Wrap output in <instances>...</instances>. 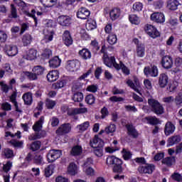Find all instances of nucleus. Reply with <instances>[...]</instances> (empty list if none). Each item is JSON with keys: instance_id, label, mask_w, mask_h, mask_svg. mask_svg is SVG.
<instances>
[{"instance_id": "obj_34", "label": "nucleus", "mask_w": 182, "mask_h": 182, "mask_svg": "<svg viewBox=\"0 0 182 182\" xmlns=\"http://www.w3.org/2000/svg\"><path fill=\"white\" fill-rule=\"evenodd\" d=\"M68 172L70 176H76L77 174V166L76 164L71 162L68 168Z\"/></svg>"}, {"instance_id": "obj_21", "label": "nucleus", "mask_w": 182, "mask_h": 182, "mask_svg": "<svg viewBox=\"0 0 182 182\" xmlns=\"http://www.w3.org/2000/svg\"><path fill=\"white\" fill-rule=\"evenodd\" d=\"M114 60H116V58H114V56L109 57V54L102 55V62L107 68H112Z\"/></svg>"}, {"instance_id": "obj_55", "label": "nucleus", "mask_w": 182, "mask_h": 182, "mask_svg": "<svg viewBox=\"0 0 182 182\" xmlns=\"http://www.w3.org/2000/svg\"><path fill=\"white\" fill-rule=\"evenodd\" d=\"M171 178H172L173 181L182 182V176L178 172H174L172 173Z\"/></svg>"}, {"instance_id": "obj_13", "label": "nucleus", "mask_w": 182, "mask_h": 182, "mask_svg": "<svg viewBox=\"0 0 182 182\" xmlns=\"http://www.w3.org/2000/svg\"><path fill=\"white\" fill-rule=\"evenodd\" d=\"M4 50L8 56H16L18 55V47L14 45H6Z\"/></svg>"}, {"instance_id": "obj_6", "label": "nucleus", "mask_w": 182, "mask_h": 182, "mask_svg": "<svg viewBox=\"0 0 182 182\" xmlns=\"http://www.w3.org/2000/svg\"><path fill=\"white\" fill-rule=\"evenodd\" d=\"M154 170H156V166L151 164H146L145 166L138 167L140 174H153Z\"/></svg>"}, {"instance_id": "obj_50", "label": "nucleus", "mask_w": 182, "mask_h": 182, "mask_svg": "<svg viewBox=\"0 0 182 182\" xmlns=\"http://www.w3.org/2000/svg\"><path fill=\"white\" fill-rule=\"evenodd\" d=\"M89 126H90V123L89 122H85L82 124H78L77 129H78L80 132H86V130L89 129Z\"/></svg>"}, {"instance_id": "obj_56", "label": "nucleus", "mask_w": 182, "mask_h": 182, "mask_svg": "<svg viewBox=\"0 0 182 182\" xmlns=\"http://www.w3.org/2000/svg\"><path fill=\"white\" fill-rule=\"evenodd\" d=\"M1 110L4 112H11L12 110V105L8 102H5L1 104Z\"/></svg>"}, {"instance_id": "obj_40", "label": "nucleus", "mask_w": 182, "mask_h": 182, "mask_svg": "<svg viewBox=\"0 0 182 182\" xmlns=\"http://www.w3.org/2000/svg\"><path fill=\"white\" fill-rule=\"evenodd\" d=\"M83 93H82L81 92H76L75 93H74V95L72 97V100H73V102H77V103H80L82 102H83Z\"/></svg>"}, {"instance_id": "obj_5", "label": "nucleus", "mask_w": 182, "mask_h": 182, "mask_svg": "<svg viewBox=\"0 0 182 182\" xmlns=\"http://www.w3.org/2000/svg\"><path fill=\"white\" fill-rule=\"evenodd\" d=\"M60 156H62V151L52 149L47 154V161H48V163H53L56 161L58 159H60Z\"/></svg>"}, {"instance_id": "obj_63", "label": "nucleus", "mask_w": 182, "mask_h": 182, "mask_svg": "<svg viewBox=\"0 0 182 182\" xmlns=\"http://www.w3.org/2000/svg\"><path fill=\"white\" fill-rule=\"evenodd\" d=\"M176 82H170L168 85L167 87V90L168 92H170L171 93H174V91L176 90V89H177V85H176Z\"/></svg>"}, {"instance_id": "obj_19", "label": "nucleus", "mask_w": 182, "mask_h": 182, "mask_svg": "<svg viewBox=\"0 0 182 182\" xmlns=\"http://www.w3.org/2000/svg\"><path fill=\"white\" fill-rule=\"evenodd\" d=\"M159 87H161V89H164L167 86V84L168 83V76L166 73H161L159 75Z\"/></svg>"}, {"instance_id": "obj_54", "label": "nucleus", "mask_w": 182, "mask_h": 182, "mask_svg": "<svg viewBox=\"0 0 182 182\" xmlns=\"http://www.w3.org/2000/svg\"><path fill=\"white\" fill-rule=\"evenodd\" d=\"M94 149L93 153L97 157L103 156V146H97Z\"/></svg>"}, {"instance_id": "obj_8", "label": "nucleus", "mask_w": 182, "mask_h": 182, "mask_svg": "<svg viewBox=\"0 0 182 182\" xmlns=\"http://www.w3.org/2000/svg\"><path fill=\"white\" fill-rule=\"evenodd\" d=\"M144 73L145 76H151V77H157L159 76V68L157 66L153 65L151 68L147 66L144 69Z\"/></svg>"}, {"instance_id": "obj_61", "label": "nucleus", "mask_w": 182, "mask_h": 182, "mask_svg": "<svg viewBox=\"0 0 182 182\" xmlns=\"http://www.w3.org/2000/svg\"><path fill=\"white\" fill-rule=\"evenodd\" d=\"M0 86L1 87L2 92H4V93H8V92H9V90L12 89V85L9 87L8 85L4 84L3 81L0 82Z\"/></svg>"}, {"instance_id": "obj_17", "label": "nucleus", "mask_w": 182, "mask_h": 182, "mask_svg": "<svg viewBox=\"0 0 182 182\" xmlns=\"http://www.w3.org/2000/svg\"><path fill=\"white\" fill-rule=\"evenodd\" d=\"M78 55L81 59H83V60H89V59H92V52L86 48H83L82 50H80Z\"/></svg>"}, {"instance_id": "obj_15", "label": "nucleus", "mask_w": 182, "mask_h": 182, "mask_svg": "<svg viewBox=\"0 0 182 182\" xmlns=\"http://www.w3.org/2000/svg\"><path fill=\"white\" fill-rule=\"evenodd\" d=\"M63 42L65 46H70L73 43V38L70 35V31H65L63 34Z\"/></svg>"}, {"instance_id": "obj_39", "label": "nucleus", "mask_w": 182, "mask_h": 182, "mask_svg": "<svg viewBox=\"0 0 182 182\" xmlns=\"http://www.w3.org/2000/svg\"><path fill=\"white\" fill-rule=\"evenodd\" d=\"M40 1L46 8H52L58 4V0H40Z\"/></svg>"}, {"instance_id": "obj_20", "label": "nucleus", "mask_w": 182, "mask_h": 182, "mask_svg": "<svg viewBox=\"0 0 182 182\" xmlns=\"http://www.w3.org/2000/svg\"><path fill=\"white\" fill-rule=\"evenodd\" d=\"M120 15H122V10H120L119 8H113L109 11V18L111 21H117V19L120 18Z\"/></svg>"}, {"instance_id": "obj_12", "label": "nucleus", "mask_w": 182, "mask_h": 182, "mask_svg": "<svg viewBox=\"0 0 182 182\" xmlns=\"http://www.w3.org/2000/svg\"><path fill=\"white\" fill-rule=\"evenodd\" d=\"M90 146L95 149L96 147H103L105 146V141L100 138H99V135H95L94 138L90 140Z\"/></svg>"}, {"instance_id": "obj_44", "label": "nucleus", "mask_w": 182, "mask_h": 182, "mask_svg": "<svg viewBox=\"0 0 182 182\" xmlns=\"http://www.w3.org/2000/svg\"><path fill=\"white\" fill-rule=\"evenodd\" d=\"M129 21L132 25H139L140 23V18L136 14L129 15Z\"/></svg>"}, {"instance_id": "obj_41", "label": "nucleus", "mask_w": 182, "mask_h": 182, "mask_svg": "<svg viewBox=\"0 0 182 182\" xmlns=\"http://www.w3.org/2000/svg\"><path fill=\"white\" fill-rule=\"evenodd\" d=\"M97 28V24L96 23V21L93 19H88L86 23V29L87 31H93V29H96Z\"/></svg>"}, {"instance_id": "obj_23", "label": "nucleus", "mask_w": 182, "mask_h": 182, "mask_svg": "<svg viewBox=\"0 0 182 182\" xmlns=\"http://www.w3.org/2000/svg\"><path fill=\"white\" fill-rule=\"evenodd\" d=\"M178 5H180L178 0H168L166 1V8L168 11H177Z\"/></svg>"}, {"instance_id": "obj_58", "label": "nucleus", "mask_w": 182, "mask_h": 182, "mask_svg": "<svg viewBox=\"0 0 182 182\" xmlns=\"http://www.w3.org/2000/svg\"><path fill=\"white\" fill-rule=\"evenodd\" d=\"M175 104L176 106L180 107L182 105V92L178 93L174 99Z\"/></svg>"}, {"instance_id": "obj_29", "label": "nucleus", "mask_w": 182, "mask_h": 182, "mask_svg": "<svg viewBox=\"0 0 182 182\" xmlns=\"http://www.w3.org/2000/svg\"><path fill=\"white\" fill-rule=\"evenodd\" d=\"M38 58V50L35 48H31L26 53L27 60H35Z\"/></svg>"}, {"instance_id": "obj_4", "label": "nucleus", "mask_w": 182, "mask_h": 182, "mask_svg": "<svg viewBox=\"0 0 182 182\" xmlns=\"http://www.w3.org/2000/svg\"><path fill=\"white\" fill-rule=\"evenodd\" d=\"M80 67L78 60H68L65 64V69L68 72H77Z\"/></svg>"}, {"instance_id": "obj_1", "label": "nucleus", "mask_w": 182, "mask_h": 182, "mask_svg": "<svg viewBox=\"0 0 182 182\" xmlns=\"http://www.w3.org/2000/svg\"><path fill=\"white\" fill-rule=\"evenodd\" d=\"M107 166H112L113 173L117 175L114 176V180H124V175H120L123 173V161L114 156H109L106 159Z\"/></svg>"}, {"instance_id": "obj_14", "label": "nucleus", "mask_w": 182, "mask_h": 182, "mask_svg": "<svg viewBox=\"0 0 182 182\" xmlns=\"http://www.w3.org/2000/svg\"><path fill=\"white\" fill-rule=\"evenodd\" d=\"M57 21L61 26H70L72 23V18L68 16H60Z\"/></svg>"}, {"instance_id": "obj_60", "label": "nucleus", "mask_w": 182, "mask_h": 182, "mask_svg": "<svg viewBox=\"0 0 182 182\" xmlns=\"http://www.w3.org/2000/svg\"><path fill=\"white\" fill-rule=\"evenodd\" d=\"M34 163L38 166H41L43 163V156L41 154H36L34 157Z\"/></svg>"}, {"instance_id": "obj_32", "label": "nucleus", "mask_w": 182, "mask_h": 182, "mask_svg": "<svg viewBox=\"0 0 182 182\" xmlns=\"http://www.w3.org/2000/svg\"><path fill=\"white\" fill-rule=\"evenodd\" d=\"M90 46L91 48L92 53H94L95 55H96V53H97V52L100 50V46L99 45V42L96 39L91 41Z\"/></svg>"}, {"instance_id": "obj_22", "label": "nucleus", "mask_w": 182, "mask_h": 182, "mask_svg": "<svg viewBox=\"0 0 182 182\" xmlns=\"http://www.w3.org/2000/svg\"><path fill=\"white\" fill-rule=\"evenodd\" d=\"M181 141V136L180 135H173L169 137L167 140V147H171L174 144H178Z\"/></svg>"}, {"instance_id": "obj_24", "label": "nucleus", "mask_w": 182, "mask_h": 182, "mask_svg": "<svg viewBox=\"0 0 182 182\" xmlns=\"http://www.w3.org/2000/svg\"><path fill=\"white\" fill-rule=\"evenodd\" d=\"M144 119L146 121L147 124H150L151 126L161 124V121H160V119L157 118L156 116L145 117Z\"/></svg>"}, {"instance_id": "obj_42", "label": "nucleus", "mask_w": 182, "mask_h": 182, "mask_svg": "<svg viewBox=\"0 0 182 182\" xmlns=\"http://www.w3.org/2000/svg\"><path fill=\"white\" fill-rule=\"evenodd\" d=\"M107 42L109 45H116L117 43V36L114 33H109V35L107 37Z\"/></svg>"}, {"instance_id": "obj_31", "label": "nucleus", "mask_w": 182, "mask_h": 182, "mask_svg": "<svg viewBox=\"0 0 182 182\" xmlns=\"http://www.w3.org/2000/svg\"><path fill=\"white\" fill-rule=\"evenodd\" d=\"M32 36L29 33H26L22 36L21 42L23 43V46H29L31 43H32Z\"/></svg>"}, {"instance_id": "obj_9", "label": "nucleus", "mask_w": 182, "mask_h": 182, "mask_svg": "<svg viewBox=\"0 0 182 182\" xmlns=\"http://www.w3.org/2000/svg\"><path fill=\"white\" fill-rule=\"evenodd\" d=\"M161 65L164 69H171L173 68V58L170 55H164L161 60Z\"/></svg>"}, {"instance_id": "obj_35", "label": "nucleus", "mask_w": 182, "mask_h": 182, "mask_svg": "<svg viewBox=\"0 0 182 182\" xmlns=\"http://www.w3.org/2000/svg\"><path fill=\"white\" fill-rule=\"evenodd\" d=\"M82 149L81 146L75 145L73 146L70 151L71 156H74L76 157V156H80L82 154Z\"/></svg>"}, {"instance_id": "obj_38", "label": "nucleus", "mask_w": 182, "mask_h": 182, "mask_svg": "<svg viewBox=\"0 0 182 182\" xmlns=\"http://www.w3.org/2000/svg\"><path fill=\"white\" fill-rule=\"evenodd\" d=\"M32 72L36 73V76H42L45 73V68L41 65H36L33 68Z\"/></svg>"}, {"instance_id": "obj_53", "label": "nucleus", "mask_w": 182, "mask_h": 182, "mask_svg": "<svg viewBox=\"0 0 182 182\" xmlns=\"http://www.w3.org/2000/svg\"><path fill=\"white\" fill-rule=\"evenodd\" d=\"M25 14L27 16H29L30 18H33V19L34 20L35 26H38V18H36V16L35 15V14H36V11H35V9L31 10V14L29 13L28 11H25Z\"/></svg>"}, {"instance_id": "obj_36", "label": "nucleus", "mask_w": 182, "mask_h": 182, "mask_svg": "<svg viewBox=\"0 0 182 182\" xmlns=\"http://www.w3.org/2000/svg\"><path fill=\"white\" fill-rule=\"evenodd\" d=\"M173 163H176V156H168L162 160V164H165L167 167H171Z\"/></svg>"}, {"instance_id": "obj_18", "label": "nucleus", "mask_w": 182, "mask_h": 182, "mask_svg": "<svg viewBox=\"0 0 182 182\" xmlns=\"http://www.w3.org/2000/svg\"><path fill=\"white\" fill-rule=\"evenodd\" d=\"M125 127L127 130L128 136H132L133 139H137V137H139V132H137L132 124H127L125 125Z\"/></svg>"}, {"instance_id": "obj_30", "label": "nucleus", "mask_w": 182, "mask_h": 182, "mask_svg": "<svg viewBox=\"0 0 182 182\" xmlns=\"http://www.w3.org/2000/svg\"><path fill=\"white\" fill-rule=\"evenodd\" d=\"M22 99L24 102V105H27L28 106H31L32 102H33V98L32 97L31 92H26L23 95Z\"/></svg>"}, {"instance_id": "obj_37", "label": "nucleus", "mask_w": 182, "mask_h": 182, "mask_svg": "<svg viewBox=\"0 0 182 182\" xmlns=\"http://www.w3.org/2000/svg\"><path fill=\"white\" fill-rule=\"evenodd\" d=\"M42 146V142L41 141H34L28 146L29 150L31 151H38Z\"/></svg>"}, {"instance_id": "obj_43", "label": "nucleus", "mask_w": 182, "mask_h": 182, "mask_svg": "<svg viewBox=\"0 0 182 182\" xmlns=\"http://www.w3.org/2000/svg\"><path fill=\"white\" fill-rule=\"evenodd\" d=\"M66 85V81L65 80H58L56 82L52 85V88L55 90H59V89H62Z\"/></svg>"}, {"instance_id": "obj_25", "label": "nucleus", "mask_w": 182, "mask_h": 182, "mask_svg": "<svg viewBox=\"0 0 182 182\" xmlns=\"http://www.w3.org/2000/svg\"><path fill=\"white\" fill-rule=\"evenodd\" d=\"M50 68L53 69H56V68H59L60 66V63H62V60L59 58V56H55L51 58L49 62Z\"/></svg>"}, {"instance_id": "obj_46", "label": "nucleus", "mask_w": 182, "mask_h": 182, "mask_svg": "<svg viewBox=\"0 0 182 182\" xmlns=\"http://www.w3.org/2000/svg\"><path fill=\"white\" fill-rule=\"evenodd\" d=\"M85 100L87 105H95V102H96V97H95L93 94H89L85 96Z\"/></svg>"}, {"instance_id": "obj_10", "label": "nucleus", "mask_w": 182, "mask_h": 182, "mask_svg": "<svg viewBox=\"0 0 182 182\" xmlns=\"http://www.w3.org/2000/svg\"><path fill=\"white\" fill-rule=\"evenodd\" d=\"M151 21L156 23H164L166 22V16L163 13L155 12L151 15Z\"/></svg>"}, {"instance_id": "obj_33", "label": "nucleus", "mask_w": 182, "mask_h": 182, "mask_svg": "<svg viewBox=\"0 0 182 182\" xmlns=\"http://www.w3.org/2000/svg\"><path fill=\"white\" fill-rule=\"evenodd\" d=\"M145 53L146 47L144 44L140 43V45L136 47V56H138V58H144Z\"/></svg>"}, {"instance_id": "obj_2", "label": "nucleus", "mask_w": 182, "mask_h": 182, "mask_svg": "<svg viewBox=\"0 0 182 182\" xmlns=\"http://www.w3.org/2000/svg\"><path fill=\"white\" fill-rule=\"evenodd\" d=\"M148 105L151 107V112L155 113V114L160 115L164 113V107L163 105L154 98H151L148 100Z\"/></svg>"}, {"instance_id": "obj_3", "label": "nucleus", "mask_w": 182, "mask_h": 182, "mask_svg": "<svg viewBox=\"0 0 182 182\" xmlns=\"http://www.w3.org/2000/svg\"><path fill=\"white\" fill-rule=\"evenodd\" d=\"M144 31L146 35H149V36L152 38V39L160 38V32L155 26L151 24H147L144 28Z\"/></svg>"}, {"instance_id": "obj_52", "label": "nucleus", "mask_w": 182, "mask_h": 182, "mask_svg": "<svg viewBox=\"0 0 182 182\" xmlns=\"http://www.w3.org/2000/svg\"><path fill=\"white\" fill-rule=\"evenodd\" d=\"M24 75L26 76L28 80H36L38 79V75L33 72L26 71L24 72Z\"/></svg>"}, {"instance_id": "obj_64", "label": "nucleus", "mask_w": 182, "mask_h": 182, "mask_svg": "<svg viewBox=\"0 0 182 182\" xmlns=\"http://www.w3.org/2000/svg\"><path fill=\"white\" fill-rule=\"evenodd\" d=\"M121 70L122 73H124V75L126 76H129V75H130V70L129 68H127V66H126V65H124V63H123V62H121Z\"/></svg>"}, {"instance_id": "obj_47", "label": "nucleus", "mask_w": 182, "mask_h": 182, "mask_svg": "<svg viewBox=\"0 0 182 182\" xmlns=\"http://www.w3.org/2000/svg\"><path fill=\"white\" fill-rule=\"evenodd\" d=\"M122 157L124 160H125V161L130 160V159H132V156H133V154H132V151H127V149L124 148L122 149Z\"/></svg>"}, {"instance_id": "obj_45", "label": "nucleus", "mask_w": 182, "mask_h": 182, "mask_svg": "<svg viewBox=\"0 0 182 182\" xmlns=\"http://www.w3.org/2000/svg\"><path fill=\"white\" fill-rule=\"evenodd\" d=\"M9 18L10 19H16L18 18V10H16V7L14 4H11V13L9 14Z\"/></svg>"}, {"instance_id": "obj_27", "label": "nucleus", "mask_w": 182, "mask_h": 182, "mask_svg": "<svg viewBox=\"0 0 182 182\" xmlns=\"http://www.w3.org/2000/svg\"><path fill=\"white\" fill-rule=\"evenodd\" d=\"M14 150L9 148H4L1 151V157H3V159H14Z\"/></svg>"}, {"instance_id": "obj_51", "label": "nucleus", "mask_w": 182, "mask_h": 182, "mask_svg": "<svg viewBox=\"0 0 182 182\" xmlns=\"http://www.w3.org/2000/svg\"><path fill=\"white\" fill-rule=\"evenodd\" d=\"M53 165H49L44 169V175L46 177L49 178L53 173Z\"/></svg>"}, {"instance_id": "obj_16", "label": "nucleus", "mask_w": 182, "mask_h": 182, "mask_svg": "<svg viewBox=\"0 0 182 182\" xmlns=\"http://www.w3.org/2000/svg\"><path fill=\"white\" fill-rule=\"evenodd\" d=\"M176 131V126L173 122L168 121L164 127V133L165 136H170V134H173Z\"/></svg>"}, {"instance_id": "obj_49", "label": "nucleus", "mask_w": 182, "mask_h": 182, "mask_svg": "<svg viewBox=\"0 0 182 182\" xmlns=\"http://www.w3.org/2000/svg\"><path fill=\"white\" fill-rule=\"evenodd\" d=\"M127 85L129 87H131V89L134 90V92H136V93L141 95V92L139 90V88H137V86H136V84H134L132 80H128L127 81Z\"/></svg>"}, {"instance_id": "obj_28", "label": "nucleus", "mask_w": 182, "mask_h": 182, "mask_svg": "<svg viewBox=\"0 0 182 182\" xmlns=\"http://www.w3.org/2000/svg\"><path fill=\"white\" fill-rule=\"evenodd\" d=\"M43 123H45V117L41 116L39 120H38L33 126V130L35 132H41V130H42Z\"/></svg>"}, {"instance_id": "obj_57", "label": "nucleus", "mask_w": 182, "mask_h": 182, "mask_svg": "<svg viewBox=\"0 0 182 182\" xmlns=\"http://www.w3.org/2000/svg\"><path fill=\"white\" fill-rule=\"evenodd\" d=\"M105 132L107 134H109V133H114L116 132V124H111L109 126L105 127Z\"/></svg>"}, {"instance_id": "obj_26", "label": "nucleus", "mask_w": 182, "mask_h": 182, "mask_svg": "<svg viewBox=\"0 0 182 182\" xmlns=\"http://www.w3.org/2000/svg\"><path fill=\"white\" fill-rule=\"evenodd\" d=\"M59 79V71L58 70H54L50 71L47 75V80L49 82H55Z\"/></svg>"}, {"instance_id": "obj_59", "label": "nucleus", "mask_w": 182, "mask_h": 182, "mask_svg": "<svg viewBox=\"0 0 182 182\" xmlns=\"http://www.w3.org/2000/svg\"><path fill=\"white\" fill-rule=\"evenodd\" d=\"M52 55V50L49 49V48H46L43 53L41 54L42 58H43V59H49V58H50V56Z\"/></svg>"}, {"instance_id": "obj_62", "label": "nucleus", "mask_w": 182, "mask_h": 182, "mask_svg": "<svg viewBox=\"0 0 182 182\" xmlns=\"http://www.w3.org/2000/svg\"><path fill=\"white\" fill-rule=\"evenodd\" d=\"M11 168H12V161H7L6 164H4L3 166V171L4 173H8L11 171Z\"/></svg>"}, {"instance_id": "obj_11", "label": "nucleus", "mask_w": 182, "mask_h": 182, "mask_svg": "<svg viewBox=\"0 0 182 182\" xmlns=\"http://www.w3.org/2000/svg\"><path fill=\"white\" fill-rule=\"evenodd\" d=\"M76 15L78 19H87L90 16V11L86 7H81L77 10Z\"/></svg>"}, {"instance_id": "obj_7", "label": "nucleus", "mask_w": 182, "mask_h": 182, "mask_svg": "<svg viewBox=\"0 0 182 182\" xmlns=\"http://www.w3.org/2000/svg\"><path fill=\"white\" fill-rule=\"evenodd\" d=\"M72 130V126L69 123H65L61 124L56 130V134L58 136H65V134H68L70 133Z\"/></svg>"}, {"instance_id": "obj_48", "label": "nucleus", "mask_w": 182, "mask_h": 182, "mask_svg": "<svg viewBox=\"0 0 182 182\" xmlns=\"http://www.w3.org/2000/svg\"><path fill=\"white\" fill-rule=\"evenodd\" d=\"M56 106V101H53L49 98L46 100V107L48 109V110H52Z\"/></svg>"}]
</instances>
